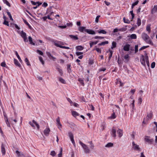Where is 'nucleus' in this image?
Wrapping results in <instances>:
<instances>
[{
	"label": "nucleus",
	"mask_w": 157,
	"mask_h": 157,
	"mask_svg": "<svg viewBox=\"0 0 157 157\" xmlns=\"http://www.w3.org/2000/svg\"><path fill=\"white\" fill-rule=\"evenodd\" d=\"M141 37L143 39L146 43L150 44H153V43L152 40L150 39L149 36L146 33H143L141 34Z\"/></svg>",
	"instance_id": "f257e3e1"
},
{
	"label": "nucleus",
	"mask_w": 157,
	"mask_h": 157,
	"mask_svg": "<svg viewBox=\"0 0 157 157\" xmlns=\"http://www.w3.org/2000/svg\"><path fill=\"white\" fill-rule=\"evenodd\" d=\"M79 143L83 148L85 153L88 154L90 153V150L87 145L84 144L81 141H79Z\"/></svg>",
	"instance_id": "f03ea898"
},
{
	"label": "nucleus",
	"mask_w": 157,
	"mask_h": 157,
	"mask_svg": "<svg viewBox=\"0 0 157 157\" xmlns=\"http://www.w3.org/2000/svg\"><path fill=\"white\" fill-rule=\"evenodd\" d=\"M54 45L57 47H60L61 48H63L65 49H69V47H65L64 46H63L61 45L63 44L62 42L61 41H56L54 42Z\"/></svg>",
	"instance_id": "7ed1b4c3"
},
{
	"label": "nucleus",
	"mask_w": 157,
	"mask_h": 157,
	"mask_svg": "<svg viewBox=\"0 0 157 157\" xmlns=\"http://www.w3.org/2000/svg\"><path fill=\"white\" fill-rule=\"evenodd\" d=\"M144 141L149 144H152L154 142L153 139L149 136H145L144 137Z\"/></svg>",
	"instance_id": "20e7f679"
},
{
	"label": "nucleus",
	"mask_w": 157,
	"mask_h": 157,
	"mask_svg": "<svg viewBox=\"0 0 157 157\" xmlns=\"http://www.w3.org/2000/svg\"><path fill=\"white\" fill-rule=\"evenodd\" d=\"M132 148L135 151H141V150L139 147V145L135 144L134 141L132 142Z\"/></svg>",
	"instance_id": "39448f33"
},
{
	"label": "nucleus",
	"mask_w": 157,
	"mask_h": 157,
	"mask_svg": "<svg viewBox=\"0 0 157 157\" xmlns=\"http://www.w3.org/2000/svg\"><path fill=\"white\" fill-rule=\"evenodd\" d=\"M6 145L5 144L2 143L1 146V151L2 155H5L6 154Z\"/></svg>",
	"instance_id": "423d86ee"
},
{
	"label": "nucleus",
	"mask_w": 157,
	"mask_h": 157,
	"mask_svg": "<svg viewBox=\"0 0 157 157\" xmlns=\"http://www.w3.org/2000/svg\"><path fill=\"white\" fill-rule=\"evenodd\" d=\"M21 36L23 39L24 41L25 42H27L28 41L26 33L24 32L23 31H21Z\"/></svg>",
	"instance_id": "0eeeda50"
},
{
	"label": "nucleus",
	"mask_w": 157,
	"mask_h": 157,
	"mask_svg": "<svg viewBox=\"0 0 157 157\" xmlns=\"http://www.w3.org/2000/svg\"><path fill=\"white\" fill-rule=\"evenodd\" d=\"M69 138L73 145L75 147V142L74 139V136L72 133L69 132Z\"/></svg>",
	"instance_id": "6e6552de"
},
{
	"label": "nucleus",
	"mask_w": 157,
	"mask_h": 157,
	"mask_svg": "<svg viewBox=\"0 0 157 157\" xmlns=\"http://www.w3.org/2000/svg\"><path fill=\"white\" fill-rule=\"evenodd\" d=\"M140 61L142 64L143 66H145V58L144 56L143 55H142L140 58Z\"/></svg>",
	"instance_id": "1a4fd4ad"
},
{
	"label": "nucleus",
	"mask_w": 157,
	"mask_h": 157,
	"mask_svg": "<svg viewBox=\"0 0 157 157\" xmlns=\"http://www.w3.org/2000/svg\"><path fill=\"white\" fill-rule=\"evenodd\" d=\"M153 115V112L152 111H150L149 113H147L146 117L147 119V120L151 119Z\"/></svg>",
	"instance_id": "9d476101"
},
{
	"label": "nucleus",
	"mask_w": 157,
	"mask_h": 157,
	"mask_svg": "<svg viewBox=\"0 0 157 157\" xmlns=\"http://www.w3.org/2000/svg\"><path fill=\"white\" fill-rule=\"evenodd\" d=\"M116 130L115 128L113 127L111 131V135L114 138L116 137Z\"/></svg>",
	"instance_id": "9b49d317"
},
{
	"label": "nucleus",
	"mask_w": 157,
	"mask_h": 157,
	"mask_svg": "<svg viewBox=\"0 0 157 157\" xmlns=\"http://www.w3.org/2000/svg\"><path fill=\"white\" fill-rule=\"evenodd\" d=\"M50 130L49 128H46L44 131V135L46 136H48Z\"/></svg>",
	"instance_id": "f8f14e48"
},
{
	"label": "nucleus",
	"mask_w": 157,
	"mask_h": 157,
	"mask_svg": "<svg viewBox=\"0 0 157 157\" xmlns=\"http://www.w3.org/2000/svg\"><path fill=\"white\" fill-rule=\"evenodd\" d=\"M70 110L71 112L72 115L74 117H75L79 115V114L75 111H74L72 109H71Z\"/></svg>",
	"instance_id": "ddd939ff"
},
{
	"label": "nucleus",
	"mask_w": 157,
	"mask_h": 157,
	"mask_svg": "<svg viewBox=\"0 0 157 157\" xmlns=\"http://www.w3.org/2000/svg\"><path fill=\"white\" fill-rule=\"evenodd\" d=\"M117 133L118 134V136L121 138L123 135V131L122 130L118 128L117 131Z\"/></svg>",
	"instance_id": "4468645a"
},
{
	"label": "nucleus",
	"mask_w": 157,
	"mask_h": 157,
	"mask_svg": "<svg viewBox=\"0 0 157 157\" xmlns=\"http://www.w3.org/2000/svg\"><path fill=\"white\" fill-rule=\"evenodd\" d=\"M86 32L89 34L91 35H94L95 34V32L91 29H86Z\"/></svg>",
	"instance_id": "2eb2a0df"
},
{
	"label": "nucleus",
	"mask_w": 157,
	"mask_h": 157,
	"mask_svg": "<svg viewBox=\"0 0 157 157\" xmlns=\"http://www.w3.org/2000/svg\"><path fill=\"white\" fill-rule=\"evenodd\" d=\"M130 47L129 44H126L124 46L123 49L125 51H128L129 50Z\"/></svg>",
	"instance_id": "dca6fc26"
},
{
	"label": "nucleus",
	"mask_w": 157,
	"mask_h": 157,
	"mask_svg": "<svg viewBox=\"0 0 157 157\" xmlns=\"http://www.w3.org/2000/svg\"><path fill=\"white\" fill-rule=\"evenodd\" d=\"M86 29V27L83 26H81L78 28V30L80 32L83 33L84 32H86V29Z\"/></svg>",
	"instance_id": "f3484780"
},
{
	"label": "nucleus",
	"mask_w": 157,
	"mask_h": 157,
	"mask_svg": "<svg viewBox=\"0 0 157 157\" xmlns=\"http://www.w3.org/2000/svg\"><path fill=\"white\" fill-rule=\"evenodd\" d=\"M157 12V5H154V8L153 9L151 10V13L153 14Z\"/></svg>",
	"instance_id": "a211bd4d"
},
{
	"label": "nucleus",
	"mask_w": 157,
	"mask_h": 157,
	"mask_svg": "<svg viewBox=\"0 0 157 157\" xmlns=\"http://www.w3.org/2000/svg\"><path fill=\"white\" fill-rule=\"evenodd\" d=\"M69 37L74 40H75L78 39L77 35H69Z\"/></svg>",
	"instance_id": "6ab92c4d"
},
{
	"label": "nucleus",
	"mask_w": 157,
	"mask_h": 157,
	"mask_svg": "<svg viewBox=\"0 0 157 157\" xmlns=\"http://www.w3.org/2000/svg\"><path fill=\"white\" fill-rule=\"evenodd\" d=\"M109 57L108 58V59L109 61L111 59L113 55V51L110 49L109 50Z\"/></svg>",
	"instance_id": "aec40b11"
},
{
	"label": "nucleus",
	"mask_w": 157,
	"mask_h": 157,
	"mask_svg": "<svg viewBox=\"0 0 157 157\" xmlns=\"http://www.w3.org/2000/svg\"><path fill=\"white\" fill-rule=\"evenodd\" d=\"M14 64L19 67H21V65L20 63H19L18 61L15 59H14Z\"/></svg>",
	"instance_id": "412c9836"
},
{
	"label": "nucleus",
	"mask_w": 157,
	"mask_h": 157,
	"mask_svg": "<svg viewBox=\"0 0 157 157\" xmlns=\"http://www.w3.org/2000/svg\"><path fill=\"white\" fill-rule=\"evenodd\" d=\"M28 40H29V41L30 42V44H31L33 45H35V43L33 42L32 39V37L30 36H29L28 37Z\"/></svg>",
	"instance_id": "4be33fe9"
},
{
	"label": "nucleus",
	"mask_w": 157,
	"mask_h": 157,
	"mask_svg": "<svg viewBox=\"0 0 157 157\" xmlns=\"http://www.w3.org/2000/svg\"><path fill=\"white\" fill-rule=\"evenodd\" d=\"M78 81L80 82V84H81V85L83 86H84L85 85L83 80V79L82 78H79L78 80Z\"/></svg>",
	"instance_id": "5701e85b"
},
{
	"label": "nucleus",
	"mask_w": 157,
	"mask_h": 157,
	"mask_svg": "<svg viewBox=\"0 0 157 157\" xmlns=\"http://www.w3.org/2000/svg\"><path fill=\"white\" fill-rule=\"evenodd\" d=\"M76 48L78 50L81 51L83 49L84 47L82 46L78 45L76 47Z\"/></svg>",
	"instance_id": "b1692460"
},
{
	"label": "nucleus",
	"mask_w": 157,
	"mask_h": 157,
	"mask_svg": "<svg viewBox=\"0 0 157 157\" xmlns=\"http://www.w3.org/2000/svg\"><path fill=\"white\" fill-rule=\"evenodd\" d=\"M108 41H103L101 43L98 44V45L99 46H102V45H105V44H108Z\"/></svg>",
	"instance_id": "393cba45"
},
{
	"label": "nucleus",
	"mask_w": 157,
	"mask_h": 157,
	"mask_svg": "<svg viewBox=\"0 0 157 157\" xmlns=\"http://www.w3.org/2000/svg\"><path fill=\"white\" fill-rule=\"evenodd\" d=\"M130 37L132 39H136L137 38L136 35L135 34H132L130 35Z\"/></svg>",
	"instance_id": "a878e982"
},
{
	"label": "nucleus",
	"mask_w": 157,
	"mask_h": 157,
	"mask_svg": "<svg viewBox=\"0 0 157 157\" xmlns=\"http://www.w3.org/2000/svg\"><path fill=\"white\" fill-rule=\"evenodd\" d=\"M123 20L124 23L127 24H129L130 23V21L128 19H126L125 17H123Z\"/></svg>",
	"instance_id": "bb28decb"
},
{
	"label": "nucleus",
	"mask_w": 157,
	"mask_h": 157,
	"mask_svg": "<svg viewBox=\"0 0 157 157\" xmlns=\"http://www.w3.org/2000/svg\"><path fill=\"white\" fill-rule=\"evenodd\" d=\"M136 24H137L138 26H139L141 25V20H140L139 17L137 19Z\"/></svg>",
	"instance_id": "cd10ccee"
},
{
	"label": "nucleus",
	"mask_w": 157,
	"mask_h": 157,
	"mask_svg": "<svg viewBox=\"0 0 157 157\" xmlns=\"http://www.w3.org/2000/svg\"><path fill=\"white\" fill-rule=\"evenodd\" d=\"M113 146V144L111 143H109L105 145L106 147H110Z\"/></svg>",
	"instance_id": "c85d7f7f"
},
{
	"label": "nucleus",
	"mask_w": 157,
	"mask_h": 157,
	"mask_svg": "<svg viewBox=\"0 0 157 157\" xmlns=\"http://www.w3.org/2000/svg\"><path fill=\"white\" fill-rule=\"evenodd\" d=\"M59 82H60L62 83H63V84H65L66 83V82H65V80L61 77L59 78Z\"/></svg>",
	"instance_id": "c756f323"
},
{
	"label": "nucleus",
	"mask_w": 157,
	"mask_h": 157,
	"mask_svg": "<svg viewBox=\"0 0 157 157\" xmlns=\"http://www.w3.org/2000/svg\"><path fill=\"white\" fill-rule=\"evenodd\" d=\"M88 143H89L90 144V148L92 150L94 149V144L92 143V141H90Z\"/></svg>",
	"instance_id": "7c9ffc66"
},
{
	"label": "nucleus",
	"mask_w": 157,
	"mask_h": 157,
	"mask_svg": "<svg viewBox=\"0 0 157 157\" xmlns=\"http://www.w3.org/2000/svg\"><path fill=\"white\" fill-rule=\"evenodd\" d=\"M117 43L116 42L113 41L112 43V46L111 47V48L112 49H113L116 47Z\"/></svg>",
	"instance_id": "2f4dec72"
},
{
	"label": "nucleus",
	"mask_w": 157,
	"mask_h": 157,
	"mask_svg": "<svg viewBox=\"0 0 157 157\" xmlns=\"http://www.w3.org/2000/svg\"><path fill=\"white\" fill-rule=\"evenodd\" d=\"M146 62L147 66L148 67L149 66V63L148 60V57L147 56H145Z\"/></svg>",
	"instance_id": "473e14b6"
},
{
	"label": "nucleus",
	"mask_w": 157,
	"mask_h": 157,
	"mask_svg": "<svg viewBox=\"0 0 157 157\" xmlns=\"http://www.w3.org/2000/svg\"><path fill=\"white\" fill-rule=\"evenodd\" d=\"M15 54H16V56H17L18 59H19V60L20 61V62L21 63L22 62V60H21V58H20V56L18 55V54L17 53V51H15Z\"/></svg>",
	"instance_id": "72a5a7b5"
},
{
	"label": "nucleus",
	"mask_w": 157,
	"mask_h": 157,
	"mask_svg": "<svg viewBox=\"0 0 157 157\" xmlns=\"http://www.w3.org/2000/svg\"><path fill=\"white\" fill-rule=\"evenodd\" d=\"M146 30L148 31V33H149L151 32V25H147L146 26Z\"/></svg>",
	"instance_id": "f704fd0d"
},
{
	"label": "nucleus",
	"mask_w": 157,
	"mask_h": 157,
	"mask_svg": "<svg viewBox=\"0 0 157 157\" xmlns=\"http://www.w3.org/2000/svg\"><path fill=\"white\" fill-rule=\"evenodd\" d=\"M98 32L99 33H102L103 34H105L107 33V32L104 30L102 29L100 31H98Z\"/></svg>",
	"instance_id": "c9c22d12"
},
{
	"label": "nucleus",
	"mask_w": 157,
	"mask_h": 157,
	"mask_svg": "<svg viewBox=\"0 0 157 157\" xmlns=\"http://www.w3.org/2000/svg\"><path fill=\"white\" fill-rule=\"evenodd\" d=\"M116 117V116L115 115V113L114 112L111 114V116L110 117V118L112 119H114Z\"/></svg>",
	"instance_id": "e433bc0d"
},
{
	"label": "nucleus",
	"mask_w": 157,
	"mask_h": 157,
	"mask_svg": "<svg viewBox=\"0 0 157 157\" xmlns=\"http://www.w3.org/2000/svg\"><path fill=\"white\" fill-rule=\"evenodd\" d=\"M95 47L96 48H94V50H96L97 52H99L100 53H101V50L98 48H97V46H95Z\"/></svg>",
	"instance_id": "4c0bfd02"
},
{
	"label": "nucleus",
	"mask_w": 157,
	"mask_h": 157,
	"mask_svg": "<svg viewBox=\"0 0 157 157\" xmlns=\"http://www.w3.org/2000/svg\"><path fill=\"white\" fill-rule=\"evenodd\" d=\"M3 2L4 3L6 4L7 6L9 7L10 6V3L7 0H3Z\"/></svg>",
	"instance_id": "58836bf2"
},
{
	"label": "nucleus",
	"mask_w": 157,
	"mask_h": 157,
	"mask_svg": "<svg viewBox=\"0 0 157 157\" xmlns=\"http://www.w3.org/2000/svg\"><path fill=\"white\" fill-rule=\"evenodd\" d=\"M5 121L7 126L9 127H10V123L8 121V119L7 117H6V119L5 118Z\"/></svg>",
	"instance_id": "ea45409f"
},
{
	"label": "nucleus",
	"mask_w": 157,
	"mask_h": 157,
	"mask_svg": "<svg viewBox=\"0 0 157 157\" xmlns=\"http://www.w3.org/2000/svg\"><path fill=\"white\" fill-rule=\"evenodd\" d=\"M7 15L9 17L10 20L12 21H13V19L12 18V16L11 15V14L10 13V12H7Z\"/></svg>",
	"instance_id": "a19ab883"
},
{
	"label": "nucleus",
	"mask_w": 157,
	"mask_h": 157,
	"mask_svg": "<svg viewBox=\"0 0 157 157\" xmlns=\"http://www.w3.org/2000/svg\"><path fill=\"white\" fill-rule=\"evenodd\" d=\"M56 152L55 151H51L50 155L53 156H54L56 155Z\"/></svg>",
	"instance_id": "79ce46f5"
},
{
	"label": "nucleus",
	"mask_w": 157,
	"mask_h": 157,
	"mask_svg": "<svg viewBox=\"0 0 157 157\" xmlns=\"http://www.w3.org/2000/svg\"><path fill=\"white\" fill-rule=\"evenodd\" d=\"M62 151H63V149L62 147H61L60 153L58 155V157H62Z\"/></svg>",
	"instance_id": "37998d69"
},
{
	"label": "nucleus",
	"mask_w": 157,
	"mask_h": 157,
	"mask_svg": "<svg viewBox=\"0 0 157 157\" xmlns=\"http://www.w3.org/2000/svg\"><path fill=\"white\" fill-rule=\"evenodd\" d=\"M57 69L58 70V71L59 72V73L60 74V75H62L63 74V73L62 70L59 68H57Z\"/></svg>",
	"instance_id": "c03bdc74"
},
{
	"label": "nucleus",
	"mask_w": 157,
	"mask_h": 157,
	"mask_svg": "<svg viewBox=\"0 0 157 157\" xmlns=\"http://www.w3.org/2000/svg\"><path fill=\"white\" fill-rule=\"evenodd\" d=\"M126 30H127V28H121V29H118L119 31H122V32L125 31H126Z\"/></svg>",
	"instance_id": "a18cd8bd"
},
{
	"label": "nucleus",
	"mask_w": 157,
	"mask_h": 157,
	"mask_svg": "<svg viewBox=\"0 0 157 157\" xmlns=\"http://www.w3.org/2000/svg\"><path fill=\"white\" fill-rule=\"evenodd\" d=\"M149 47V46H143L141 47L139 51H141L142 50H144L146 48H148Z\"/></svg>",
	"instance_id": "49530a36"
},
{
	"label": "nucleus",
	"mask_w": 157,
	"mask_h": 157,
	"mask_svg": "<svg viewBox=\"0 0 157 157\" xmlns=\"http://www.w3.org/2000/svg\"><path fill=\"white\" fill-rule=\"evenodd\" d=\"M57 125V127H58V128H59V129L61 130V128H62V125L60 123H58V124H56Z\"/></svg>",
	"instance_id": "de8ad7c7"
},
{
	"label": "nucleus",
	"mask_w": 157,
	"mask_h": 157,
	"mask_svg": "<svg viewBox=\"0 0 157 157\" xmlns=\"http://www.w3.org/2000/svg\"><path fill=\"white\" fill-rule=\"evenodd\" d=\"M94 63V62L93 60L90 59L88 63L90 65H92Z\"/></svg>",
	"instance_id": "09e8293b"
},
{
	"label": "nucleus",
	"mask_w": 157,
	"mask_h": 157,
	"mask_svg": "<svg viewBox=\"0 0 157 157\" xmlns=\"http://www.w3.org/2000/svg\"><path fill=\"white\" fill-rule=\"evenodd\" d=\"M36 52L39 53L40 55H41L42 56L43 54V52L42 51H40L39 50H37L36 51Z\"/></svg>",
	"instance_id": "8fccbe9b"
},
{
	"label": "nucleus",
	"mask_w": 157,
	"mask_h": 157,
	"mask_svg": "<svg viewBox=\"0 0 157 157\" xmlns=\"http://www.w3.org/2000/svg\"><path fill=\"white\" fill-rule=\"evenodd\" d=\"M25 62L26 63V64L27 65L29 66V65H30V64L27 58H26L25 59Z\"/></svg>",
	"instance_id": "3c124183"
},
{
	"label": "nucleus",
	"mask_w": 157,
	"mask_h": 157,
	"mask_svg": "<svg viewBox=\"0 0 157 157\" xmlns=\"http://www.w3.org/2000/svg\"><path fill=\"white\" fill-rule=\"evenodd\" d=\"M138 51V45H135V53H136Z\"/></svg>",
	"instance_id": "603ef678"
},
{
	"label": "nucleus",
	"mask_w": 157,
	"mask_h": 157,
	"mask_svg": "<svg viewBox=\"0 0 157 157\" xmlns=\"http://www.w3.org/2000/svg\"><path fill=\"white\" fill-rule=\"evenodd\" d=\"M100 17V15H98L97 16L96 18H95V22L96 23H98V21H99V18Z\"/></svg>",
	"instance_id": "864d4df0"
},
{
	"label": "nucleus",
	"mask_w": 157,
	"mask_h": 157,
	"mask_svg": "<svg viewBox=\"0 0 157 157\" xmlns=\"http://www.w3.org/2000/svg\"><path fill=\"white\" fill-rule=\"evenodd\" d=\"M39 59L41 63L43 65H44V61L43 60L42 58L41 57H39Z\"/></svg>",
	"instance_id": "5fc2aeb1"
},
{
	"label": "nucleus",
	"mask_w": 157,
	"mask_h": 157,
	"mask_svg": "<svg viewBox=\"0 0 157 157\" xmlns=\"http://www.w3.org/2000/svg\"><path fill=\"white\" fill-rule=\"evenodd\" d=\"M3 24L6 25L8 26H9L8 21H4Z\"/></svg>",
	"instance_id": "6e6d98bb"
},
{
	"label": "nucleus",
	"mask_w": 157,
	"mask_h": 157,
	"mask_svg": "<svg viewBox=\"0 0 157 157\" xmlns=\"http://www.w3.org/2000/svg\"><path fill=\"white\" fill-rule=\"evenodd\" d=\"M142 101V99L141 98H139L138 100V103L140 104H141Z\"/></svg>",
	"instance_id": "4d7b16f0"
},
{
	"label": "nucleus",
	"mask_w": 157,
	"mask_h": 157,
	"mask_svg": "<svg viewBox=\"0 0 157 157\" xmlns=\"http://www.w3.org/2000/svg\"><path fill=\"white\" fill-rule=\"evenodd\" d=\"M83 54L82 52H76V54L77 56H79L80 55H82Z\"/></svg>",
	"instance_id": "13d9d810"
},
{
	"label": "nucleus",
	"mask_w": 157,
	"mask_h": 157,
	"mask_svg": "<svg viewBox=\"0 0 157 157\" xmlns=\"http://www.w3.org/2000/svg\"><path fill=\"white\" fill-rule=\"evenodd\" d=\"M155 62H153L151 63V68H154L155 67Z\"/></svg>",
	"instance_id": "bf43d9fd"
},
{
	"label": "nucleus",
	"mask_w": 157,
	"mask_h": 157,
	"mask_svg": "<svg viewBox=\"0 0 157 157\" xmlns=\"http://www.w3.org/2000/svg\"><path fill=\"white\" fill-rule=\"evenodd\" d=\"M134 102L135 100H133L132 101V103L130 104V105L132 106V108L133 109L134 107Z\"/></svg>",
	"instance_id": "052dcab7"
},
{
	"label": "nucleus",
	"mask_w": 157,
	"mask_h": 157,
	"mask_svg": "<svg viewBox=\"0 0 157 157\" xmlns=\"http://www.w3.org/2000/svg\"><path fill=\"white\" fill-rule=\"evenodd\" d=\"M106 70V69L105 68H102L99 69V71H105Z\"/></svg>",
	"instance_id": "680f3d73"
},
{
	"label": "nucleus",
	"mask_w": 157,
	"mask_h": 157,
	"mask_svg": "<svg viewBox=\"0 0 157 157\" xmlns=\"http://www.w3.org/2000/svg\"><path fill=\"white\" fill-rule=\"evenodd\" d=\"M47 55L49 57H51L52 58V59H55V58H54V57H53L52 56H51L50 53L49 52H48L47 53Z\"/></svg>",
	"instance_id": "e2e57ef3"
},
{
	"label": "nucleus",
	"mask_w": 157,
	"mask_h": 157,
	"mask_svg": "<svg viewBox=\"0 0 157 157\" xmlns=\"http://www.w3.org/2000/svg\"><path fill=\"white\" fill-rule=\"evenodd\" d=\"M69 103L71 106H73L74 103H75V102H73L69 99Z\"/></svg>",
	"instance_id": "0e129e2a"
},
{
	"label": "nucleus",
	"mask_w": 157,
	"mask_h": 157,
	"mask_svg": "<svg viewBox=\"0 0 157 157\" xmlns=\"http://www.w3.org/2000/svg\"><path fill=\"white\" fill-rule=\"evenodd\" d=\"M1 65L2 67H6V64L4 62H2L1 63Z\"/></svg>",
	"instance_id": "69168bd1"
},
{
	"label": "nucleus",
	"mask_w": 157,
	"mask_h": 157,
	"mask_svg": "<svg viewBox=\"0 0 157 157\" xmlns=\"http://www.w3.org/2000/svg\"><path fill=\"white\" fill-rule=\"evenodd\" d=\"M73 106L75 107L78 108L79 105L78 103L75 102V103H74V105Z\"/></svg>",
	"instance_id": "338daca9"
},
{
	"label": "nucleus",
	"mask_w": 157,
	"mask_h": 157,
	"mask_svg": "<svg viewBox=\"0 0 157 157\" xmlns=\"http://www.w3.org/2000/svg\"><path fill=\"white\" fill-rule=\"evenodd\" d=\"M104 2L105 3V4L107 6H109L110 4V3L109 2H107V1H104Z\"/></svg>",
	"instance_id": "774afa93"
}]
</instances>
